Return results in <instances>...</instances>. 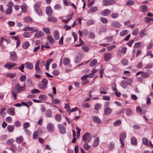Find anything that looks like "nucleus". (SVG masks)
<instances>
[{
  "instance_id": "34",
  "label": "nucleus",
  "mask_w": 153,
  "mask_h": 153,
  "mask_svg": "<svg viewBox=\"0 0 153 153\" xmlns=\"http://www.w3.org/2000/svg\"><path fill=\"white\" fill-rule=\"evenodd\" d=\"M29 46L30 44L29 42L26 41L22 45V48L24 49H26Z\"/></svg>"
},
{
  "instance_id": "14",
  "label": "nucleus",
  "mask_w": 153,
  "mask_h": 153,
  "mask_svg": "<svg viewBox=\"0 0 153 153\" xmlns=\"http://www.w3.org/2000/svg\"><path fill=\"white\" fill-rule=\"evenodd\" d=\"M112 112V110L109 107H107L104 109V114L105 115H109Z\"/></svg>"
},
{
  "instance_id": "53",
  "label": "nucleus",
  "mask_w": 153,
  "mask_h": 153,
  "mask_svg": "<svg viewBox=\"0 0 153 153\" xmlns=\"http://www.w3.org/2000/svg\"><path fill=\"white\" fill-rule=\"evenodd\" d=\"M61 115L58 114L56 115L55 117L57 121L60 122L61 120Z\"/></svg>"
},
{
  "instance_id": "25",
  "label": "nucleus",
  "mask_w": 153,
  "mask_h": 153,
  "mask_svg": "<svg viewBox=\"0 0 153 153\" xmlns=\"http://www.w3.org/2000/svg\"><path fill=\"white\" fill-rule=\"evenodd\" d=\"M7 112L11 115H13L15 114L14 108H10L7 110Z\"/></svg>"
},
{
  "instance_id": "11",
  "label": "nucleus",
  "mask_w": 153,
  "mask_h": 153,
  "mask_svg": "<svg viewBox=\"0 0 153 153\" xmlns=\"http://www.w3.org/2000/svg\"><path fill=\"white\" fill-rule=\"evenodd\" d=\"M46 14L49 16H51L53 13V11L51 7L48 6L46 8Z\"/></svg>"
},
{
  "instance_id": "29",
  "label": "nucleus",
  "mask_w": 153,
  "mask_h": 153,
  "mask_svg": "<svg viewBox=\"0 0 153 153\" xmlns=\"http://www.w3.org/2000/svg\"><path fill=\"white\" fill-rule=\"evenodd\" d=\"M141 11L143 13L146 12L147 10L148 7L146 5H142L140 6Z\"/></svg>"
},
{
  "instance_id": "64",
  "label": "nucleus",
  "mask_w": 153,
  "mask_h": 153,
  "mask_svg": "<svg viewBox=\"0 0 153 153\" xmlns=\"http://www.w3.org/2000/svg\"><path fill=\"white\" fill-rule=\"evenodd\" d=\"M114 144L112 143H110L108 145V147L110 150H112L114 149Z\"/></svg>"
},
{
  "instance_id": "37",
  "label": "nucleus",
  "mask_w": 153,
  "mask_h": 153,
  "mask_svg": "<svg viewBox=\"0 0 153 153\" xmlns=\"http://www.w3.org/2000/svg\"><path fill=\"white\" fill-rule=\"evenodd\" d=\"M88 143H85L83 144V147L84 149L86 150H89L91 147V146L88 144Z\"/></svg>"
},
{
  "instance_id": "61",
  "label": "nucleus",
  "mask_w": 153,
  "mask_h": 153,
  "mask_svg": "<svg viewBox=\"0 0 153 153\" xmlns=\"http://www.w3.org/2000/svg\"><path fill=\"white\" fill-rule=\"evenodd\" d=\"M30 124L29 123L26 122L24 123L23 124V126L24 129L25 128H27L28 127L30 126Z\"/></svg>"
},
{
  "instance_id": "36",
  "label": "nucleus",
  "mask_w": 153,
  "mask_h": 153,
  "mask_svg": "<svg viewBox=\"0 0 153 153\" xmlns=\"http://www.w3.org/2000/svg\"><path fill=\"white\" fill-rule=\"evenodd\" d=\"M23 140V138L22 136H20L17 137L16 139V142L18 143H21Z\"/></svg>"
},
{
  "instance_id": "7",
  "label": "nucleus",
  "mask_w": 153,
  "mask_h": 153,
  "mask_svg": "<svg viewBox=\"0 0 153 153\" xmlns=\"http://www.w3.org/2000/svg\"><path fill=\"white\" fill-rule=\"evenodd\" d=\"M23 30L25 31H33V32H37L38 30V29L37 28H35L34 29L33 27H30L28 26H26L23 29Z\"/></svg>"
},
{
  "instance_id": "16",
  "label": "nucleus",
  "mask_w": 153,
  "mask_h": 153,
  "mask_svg": "<svg viewBox=\"0 0 153 153\" xmlns=\"http://www.w3.org/2000/svg\"><path fill=\"white\" fill-rule=\"evenodd\" d=\"M112 26L116 27L118 28L121 26V24L119 22L117 21H113L111 23Z\"/></svg>"
},
{
  "instance_id": "44",
  "label": "nucleus",
  "mask_w": 153,
  "mask_h": 153,
  "mask_svg": "<svg viewBox=\"0 0 153 153\" xmlns=\"http://www.w3.org/2000/svg\"><path fill=\"white\" fill-rule=\"evenodd\" d=\"M149 74L147 72H142L141 74V76L142 77L144 78H147L149 76Z\"/></svg>"
},
{
  "instance_id": "60",
  "label": "nucleus",
  "mask_w": 153,
  "mask_h": 153,
  "mask_svg": "<svg viewBox=\"0 0 153 153\" xmlns=\"http://www.w3.org/2000/svg\"><path fill=\"white\" fill-rule=\"evenodd\" d=\"M121 62L122 64L123 65H127L128 63V61L125 59H123Z\"/></svg>"
},
{
  "instance_id": "26",
  "label": "nucleus",
  "mask_w": 153,
  "mask_h": 153,
  "mask_svg": "<svg viewBox=\"0 0 153 153\" xmlns=\"http://www.w3.org/2000/svg\"><path fill=\"white\" fill-rule=\"evenodd\" d=\"M107 28L104 26H102L100 27L98 31V33L99 34H101L102 33L106 31Z\"/></svg>"
},
{
  "instance_id": "4",
  "label": "nucleus",
  "mask_w": 153,
  "mask_h": 153,
  "mask_svg": "<svg viewBox=\"0 0 153 153\" xmlns=\"http://www.w3.org/2000/svg\"><path fill=\"white\" fill-rule=\"evenodd\" d=\"M8 43L7 40L4 38L2 37L1 39L0 45L1 46V48L3 49L5 48L6 45Z\"/></svg>"
},
{
  "instance_id": "12",
  "label": "nucleus",
  "mask_w": 153,
  "mask_h": 153,
  "mask_svg": "<svg viewBox=\"0 0 153 153\" xmlns=\"http://www.w3.org/2000/svg\"><path fill=\"white\" fill-rule=\"evenodd\" d=\"M58 127L59 129L60 132L62 134H64L65 133V129L64 126L62 124H59Z\"/></svg>"
},
{
  "instance_id": "2",
  "label": "nucleus",
  "mask_w": 153,
  "mask_h": 153,
  "mask_svg": "<svg viewBox=\"0 0 153 153\" xmlns=\"http://www.w3.org/2000/svg\"><path fill=\"white\" fill-rule=\"evenodd\" d=\"M91 134L89 133H86L83 136V141L85 143H88L91 141Z\"/></svg>"
},
{
  "instance_id": "48",
  "label": "nucleus",
  "mask_w": 153,
  "mask_h": 153,
  "mask_svg": "<svg viewBox=\"0 0 153 153\" xmlns=\"http://www.w3.org/2000/svg\"><path fill=\"white\" fill-rule=\"evenodd\" d=\"M94 22L93 20H89L86 22L87 25L88 26L94 24Z\"/></svg>"
},
{
  "instance_id": "35",
  "label": "nucleus",
  "mask_w": 153,
  "mask_h": 153,
  "mask_svg": "<svg viewBox=\"0 0 153 153\" xmlns=\"http://www.w3.org/2000/svg\"><path fill=\"white\" fill-rule=\"evenodd\" d=\"M38 86L39 88L42 90H44L47 87V86H45L44 85H43V84L41 83H39L38 85Z\"/></svg>"
},
{
  "instance_id": "21",
  "label": "nucleus",
  "mask_w": 153,
  "mask_h": 153,
  "mask_svg": "<svg viewBox=\"0 0 153 153\" xmlns=\"http://www.w3.org/2000/svg\"><path fill=\"white\" fill-rule=\"evenodd\" d=\"M98 10V7H92L91 8L88 10V13H94Z\"/></svg>"
},
{
  "instance_id": "9",
  "label": "nucleus",
  "mask_w": 153,
  "mask_h": 153,
  "mask_svg": "<svg viewBox=\"0 0 153 153\" xmlns=\"http://www.w3.org/2000/svg\"><path fill=\"white\" fill-rule=\"evenodd\" d=\"M39 60L36 63L35 65V69L37 74H41L42 72V71L39 67Z\"/></svg>"
},
{
  "instance_id": "23",
  "label": "nucleus",
  "mask_w": 153,
  "mask_h": 153,
  "mask_svg": "<svg viewBox=\"0 0 153 153\" xmlns=\"http://www.w3.org/2000/svg\"><path fill=\"white\" fill-rule=\"evenodd\" d=\"M99 137H97L94 140L93 144V146L94 147H96L97 146L99 145Z\"/></svg>"
},
{
  "instance_id": "17",
  "label": "nucleus",
  "mask_w": 153,
  "mask_h": 153,
  "mask_svg": "<svg viewBox=\"0 0 153 153\" xmlns=\"http://www.w3.org/2000/svg\"><path fill=\"white\" fill-rule=\"evenodd\" d=\"M93 121L97 124H100L101 121L99 118L97 116H94L93 117Z\"/></svg>"
},
{
  "instance_id": "39",
  "label": "nucleus",
  "mask_w": 153,
  "mask_h": 153,
  "mask_svg": "<svg viewBox=\"0 0 153 153\" xmlns=\"http://www.w3.org/2000/svg\"><path fill=\"white\" fill-rule=\"evenodd\" d=\"M46 116L47 117H50L52 116V111L51 110L48 109L47 110Z\"/></svg>"
},
{
  "instance_id": "46",
  "label": "nucleus",
  "mask_w": 153,
  "mask_h": 153,
  "mask_svg": "<svg viewBox=\"0 0 153 153\" xmlns=\"http://www.w3.org/2000/svg\"><path fill=\"white\" fill-rule=\"evenodd\" d=\"M39 132L38 131H35L33 134V139H36L38 137Z\"/></svg>"
},
{
  "instance_id": "31",
  "label": "nucleus",
  "mask_w": 153,
  "mask_h": 153,
  "mask_svg": "<svg viewBox=\"0 0 153 153\" xmlns=\"http://www.w3.org/2000/svg\"><path fill=\"white\" fill-rule=\"evenodd\" d=\"M47 98V96L44 94H40L39 96V99L40 100H46Z\"/></svg>"
},
{
  "instance_id": "24",
  "label": "nucleus",
  "mask_w": 153,
  "mask_h": 153,
  "mask_svg": "<svg viewBox=\"0 0 153 153\" xmlns=\"http://www.w3.org/2000/svg\"><path fill=\"white\" fill-rule=\"evenodd\" d=\"M47 39L51 44H53L55 42L54 39L50 35L48 36L47 37Z\"/></svg>"
},
{
  "instance_id": "57",
  "label": "nucleus",
  "mask_w": 153,
  "mask_h": 153,
  "mask_svg": "<svg viewBox=\"0 0 153 153\" xmlns=\"http://www.w3.org/2000/svg\"><path fill=\"white\" fill-rule=\"evenodd\" d=\"M26 76L25 75H22L20 78V80L22 82H24L26 79Z\"/></svg>"
},
{
  "instance_id": "43",
  "label": "nucleus",
  "mask_w": 153,
  "mask_h": 153,
  "mask_svg": "<svg viewBox=\"0 0 153 153\" xmlns=\"http://www.w3.org/2000/svg\"><path fill=\"white\" fill-rule=\"evenodd\" d=\"M42 30L47 34H49L50 33V29L48 27H45L42 29Z\"/></svg>"
},
{
  "instance_id": "51",
  "label": "nucleus",
  "mask_w": 153,
  "mask_h": 153,
  "mask_svg": "<svg viewBox=\"0 0 153 153\" xmlns=\"http://www.w3.org/2000/svg\"><path fill=\"white\" fill-rule=\"evenodd\" d=\"M48 20L51 22H56L57 21V19L54 17L49 18Z\"/></svg>"
},
{
  "instance_id": "28",
  "label": "nucleus",
  "mask_w": 153,
  "mask_h": 153,
  "mask_svg": "<svg viewBox=\"0 0 153 153\" xmlns=\"http://www.w3.org/2000/svg\"><path fill=\"white\" fill-rule=\"evenodd\" d=\"M8 131L9 132H12L14 129V126L12 125H8L7 127Z\"/></svg>"
},
{
  "instance_id": "63",
  "label": "nucleus",
  "mask_w": 153,
  "mask_h": 153,
  "mask_svg": "<svg viewBox=\"0 0 153 153\" xmlns=\"http://www.w3.org/2000/svg\"><path fill=\"white\" fill-rule=\"evenodd\" d=\"M101 21L103 23L106 24L108 22L107 19L104 17H101L100 18Z\"/></svg>"
},
{
  "instance_id": "32",
  "label": "nucleus",
  "mask_w": 153,
  "mask_h": 153,
  "mask_svg": "<svg viewBox=\"0 0 153 153\" xmlns=\"http://www.w3.org/2000/svg\"><path fill=\"white\" fill-rule=\"evenodd\" d=\"M70 61V60L69 58H64L63 60V64L64 65H67L69 63Z\"/></svg>"
},
{
  "instance_id": "27",
  "label": "nucleus",
  "mask_w": 153,
  "mask_h": 153,
  "mask_svg": "<svg viewBox=\"0 0 153 153\" xmlns=\"http://www.w3.org/2000/svg\"><path fill=\"white\" fill-rule=\"evenodd\" d=\"M131 142L134 145H136L137 144V139L134 137H132L131 138Z\"/></svg>"
},
{
  "instance_id": "38",
  "label": "nucleus",
  "mask_w": 153,
  "mask_h": 153,
  "mask_svg": "<svg viewBox=\"0 0 153 153\" xmlns=\"http://www.w3.org/2000/svg\"><path fill=\"white\" fill-rule=\"evenodd\" d=\"M126 137V134L125 132L121 133L120 136V140H124Z\"/></svg>"
},
{
  "instance_id": "54",
  "label": "nucleus",
  "mask_w": 153,
  "mask_h": 153,
  "mask_svg": "<svg viewBox=\"0 0 153 153\" xmlns=\"http://www.w3.org/2000/svg\"><path fill=\"white\" fill-rule=\"evenodd\" d=\"M121 85L123 88H126L127 86V83L124 80L122 81L121 83Z\"/></svg>"
},
{
  "instance_id": "18",
  "label": "nucleus",
  "mask_w": 153,
  "mask_h": 153,
  "mask_svg": "<svg viewBox=\"0 0 153 153\" xmlns=\"http://www.w3.org/2000/svg\"><path fill=\"white\" fill-rule=\"evenodd\" d=\"M136 111L137 112H139L141 114H144L146 112V110L145 109L142 110L140 107L138 106L136 108Z\"/></svg>"
},
{
  "instance_id": "13",
  "label": "nucleus",
  "mask_w": 153,
  "mask_h": 153,
  "mask_svg": "<svg viewBox=\"0 0 153 153\" xmlns=\"http://www.w3.org/2000/svg\"><path fill=\"white\" fill-rule=\"evenodd\" d=\"M111 56V54L109 53L106 52L104 54V57L106 61H108Z\"/></svg>"
},
{
  "instance_id": "3",
  "label": "nucleus",
  "mask_w": 153,
  "mask_h": 153,
  "mask_svg": "<svg viewBox=\"0 0 153 153\" xmlns=\"http://www.w3.org/2000/svg\"><path fill=\"white\" fill-rule=\"evenodd\" d=\"M115 2L116 1L114 0H103L102 1L103 4L105 6L111 5Z\"/></svg>"
},
{
  "instance_id": "59",
  "label": "nucleus",
  "mask_w": 153,
  "mask_h": 153,
  "mask_svg": "<svg viewBox=\"0 0 153 153\" xmlns=\"http://www.w3.org/2000/svg\"><path fill=\"white\" fill-rule=\"evenodd\" d=\"M11 62H9L7 63L4 65V67L6 68L10 69L11 68Z\"/></svg>"
},
{
  "instance_id": "42",
  "label": "nucleus",
  "mask_w": 153,
  "mask_h": 153,
  "mask_svg": "<svg viewBox=\"0 0 153 153\" xmlns=\"http://www.w3.org/2000/svg\"><path fill=\"white\" fill-rule=\"evenodd\" d=\"M121 120H118L114 122L113 124L114 126H118L121 124Z\"/></svg>"
},
{
  "instance_id": "47",
  "label": "nucleus",
  "mask_w": 153,
  "mask_h": 153,
  "mask_svg": "<svg viewBox=\"0 0 153 153\" xmlns=\"http://www.w3.org/2000/svg\"><path fill=\"white\" fill-rule=\"evenodd\" d=\"M145 30L144 29H143L140 31V38H141L145 36Z\"/></svg>"
},
{
  "instance_id": "33",
  "label": "nucleus",
  "mask_w": 153,
  "mask_h": 153,
  "mask_svg": "<svg viewBox=\"0 0 153 153\" xmlns=\"http://www.w3.org/2000/svg\"><path fill=\"white\" fill-rule=\"evenodd\" d=\"M102 105L100 103H97L95 105L94 109L96 110L100 109L102 107Z\"/></svg>"
},
{
  "instance_id": "55",
  "label": "nucleus",
  "mask_w": 153,
  "mask_h": 153,
  "mask_svg": "<svg viewBox=\"0 0 153 153\" xmlns=\"http://www.w3.org/2000/svg\"><path fill=\"white\" fill-rule=\"evenodd\" d=\"M132 113V111L129 108H127L126 109V115L127 116L130 115Z\"/></svg>"
},
{
  "instance_id": "49",
  "label": "nucleus",
  "mask_w": 153,
  "mask_h": 153,
  "mask_svg": "<svg viewBox=\"0 0 153 153\" xmlns=\"http://www.w3.org/2000/svg\"><path fill=\"white\" fill-rule=\"evenodd\" d=\"M10 149L11 150L13 153H14L16 150V147L14 144H12Z\"/></svg>"
},
{
  "instance_id": "62",
  "label": "nucleus",
  "mask_w": 153,
  "mask_h": 153,
  "mask_svg": "<svg viewBox=\"0 0 153 153\" xmlns=\"http://www.w3.org/2000/svg\"><path fill=\"white\" fill-rule=\"evenodd\" d=\"M134 2L132 0H129L126 2V4L127 5H133L134 4Z\"/></svg>"
},
{
  "instance_id": "45",
  "label": "nucleus",
  "mask_w": 153,
  "mask_h": 153,
  "mask_svg": "<svg viewBox=\"0 0 153 153\" xmlns=\"http://www.w3.org/2000/svg\"><path fill=\"white\" fill-rule=\"evenodd\" d=\"M127 30H123L120 32V35L121 36H123L127 35Z\"/></svg>"
},
{
  "instance_id": "30",
  "label": "nucleus",
  "mask_w": 153,
  "mask_h": 153,
  "mask_svg": "<svg viewBox=\"0 0 153 153\" xmlns=\"http://www.w3.org/2000/svg\"><path fill=\"white\" fill-rule=\"evenodd\" d=\"M97 63V61L96 59H94L91 60L90 63V65L91 67L95 66Z\"/></svg>"
},
{
  "instance_id": "6",
  "label": "nucleus",
  "mask_w": 153,
  "mask_h": 153,
  "mask_svg": "<svg viewBox=\"0 0 153 153\" xmlns=\"http://www.w3.org/2000/svg\"><path fill=\"white\" fill-rule=\"evenodd\" d=\"M10 59L11 61H15L17 59V56L15 52L13 51L10 53Z\"/></svg>"
},
{
  "instance_id": "8",
  "label": "nucleus",
  "mask_w": 153,
  "mask_h": 153,
  "mask_svg": "<svg viewBox=\"0 0 153 153\" xmlns=\"http://www.w3.org/2000/svg\"><path fill=\"white\" fill-rule=\"evenodd\" d=\"M34 35V37L36 38H39L44 36L45 34L44 32L41 31L36 32Z\"/></svg>"
},
{
  "instance_id": "10",
  "label": "nucleus",
  "mask_w": 153,
  "mask_h": 153,
  "mask_svg": "<svg viewBox=\"0 0 153 153\" xmlns=\"http://www.w3.org/2000/svg\"><path fill=\"white\" fill-rule=\"evenodd\" d=\"M47 130L49 132H53L54 129V126L51 123H49L48 124L47 126Z\"/></svg>"
},
{
  "instance_id": "40",
  "label": "nucleus",
  "mask_w": 153,
  "mask_h": 153,
  "mask_svg": "<svg viewBox=\"0 0 153 153\" xmlns=\"http://www.w3.org/2000/svg\"><path fill=\"white\" fill-rule=\"evenodd\" d=\"M31 36L30 33L29 32H25L23 35V37L25 38H29Z\"/></svg>"
},
{
  "instance_id": "56",
  "label": "nucleus",
  "mask_w": 153,
  "mask_h": 153,
  "mask_svg": "<svg viewBox=\"0 0 153 153\" xmlns=\"http://www.w3.org/2000/svg\"><path fill=\"white\" fill-rule=\"evenodd\" d=\"M82 50L85 52H87L89 50V48L86 46H82Z\"/></svg>"
},
{
  "instance_id": "22",
  "label": "nucleus",
  "mask_w": 153,
  "mask_h": 153,
  "mask_svg": "<svg viewBox=\"0 0 153 153\" xmlns=\"http://www.w3.org/2000/svg\"><path fill=\"white\" fill-rule=\"evenodd\" d=\"M59 33L57 30H55L53 32V36L55 39L58 40L59 38Z\"/></svg>"
},
{
  "instance_id": "15",
  "label": "nucleus",
  "mask_w": 153,
  "mask_h": 153,
  "mask_svg": "<svg viewBox=\"0 0 153 153\" xmlns=\"http://www.w3.org/2000/svg\"><path fill=\"white\" fill-rule=\"evenodd\" d=\"M25 68L29 69H32L33 67V64L29 62L25 63Z\"/></svg>"
},
{
  "instance_id": "41",
  "label": "nucleus",
  "mask_w": 153,
  "mask_h": 153,
  "mask_svg": "<svg viewBox=\"0 0 153 153\" xmlns=\"http://www.w3.org/2000/svg\"><path fill=\"white\" fill-rule=\"evenodd\" d=\"M24 21L27 23L31 22L32 21V19L29 17H25L24 18Z\"/></svg>"
},
{
  "instance_id": "20",
  "label": "nucleus",
  "mask_w": 153,
  "mask_h": 153,
  "mask_svg": "<svg viewBox=\"0 0 153 153\" xmlns=\"http://www.w3.org/2000/svg\"><path fill=\"white\" fill-rule=\"evenodd\" d=\"M73 14V13H72L68 16L67 17V19H63L62 20L63 22L65 23H67L72 19Z\"/></svg>"
},
{
  "instance_id": "5",
  "label": "nucleus",
  "mask_w": 153,
  "mask_h": 153,
  "mask_svg": "<svg viewBox=\"0 0 153 153\" xmlns=\"http://www.w3.org/2000/svg\"><path fill=\"white\" fill-rule=\"evenodd\" d=\"M34 8L38 15L40 16L42 15V10L38 4H35L34 5Z\"/></svg>"
},
{
  "instance_id": "50",
  "label": "nucleus",
  "mask_w": 153,
  "mask_h": 153,
  "mask_svg": "<svg viewBox=\"0 0 153 153\" xmlns=\"http://www.w3.org/2000/svg\"><path fill=\"white\" fill-rule=\"evenodd\" d=\"M41 83L45 86H47V85L48 83V81L45 78H44L41 81Z\"/></svg>"
},
{
  "instance_id": "19",
  "label": "nucleus",
  "mask_w": 153,
  "mask_h": 153,
  "mask_svg": "<svg viewBox=\"0 0 153 153\" xmlns=\"http://www.w3.org/2000/svg\"><path fill=\"white\" fill-rule=\"evenodd\" d=\"M111 12V10L108 9H106L101 12V14L103 16H107Z\"/></svg>"
},
{
  "instance_id": "58",
  "label": "nucleus",
  "mask_w": 153,
  "mask_h": 153,
  "mask_svg": "<svg viewBox=\"0 0 153 153\" xmlns=\"http://www.w3.org/2000/svg\"><path fill=\"white\" fill-rule=\"evenodd\" d=\"M12 9L11 8H7L5 11V13L7 15L10 14L11 13Z\"/></svg>"
},
{
  "instance_id": "52",
  "label": "nucleus",
  "mask_w": 153,
  "mask_h": 153,
  "mask_svg": "<svg viewBox=\"0 0 153 153\" xmlns=\"http://www.w3.org/2000/svg\"><path fill=\"white\" fill-rule=\"evenodd\" d=\"M142 142L146 146L149 145L148 141L147 139L145 138H144L142 139Z\"/></svg>"
},
{
  "instance_id": "1",
  "label": "nucleus",
  "mask_w": 153,
  "mask_h": 153,
  "mask_svg": "<svg viewBox=\"0 0 153 153\" xmlns=\"http://www.w3.org/2000/svg\"><path fill=\"white\" fill-rule=\"evenodd\" d=\"M26 87L25 85L21 87L19 84H16L12 89L11 97L14 100L16 98V94L20 91H24L25 90Z\"/></svg>"
}]
</instances>
